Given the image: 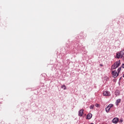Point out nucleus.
Wrapping results in <instances>:
<instances>
[{
  "label": "nucleus",
  "instance_id": "nucleus-1",
  "mask_svg": "<svg viewBox=\"0 0 124 124\" xmlns=\"http://www.w3.org/2000/svg\"><path fill=\"white\" fill-rule=\"evenodd\" d=\"M121 65V61H118L115 62L114 64H113L111 66L112 69H116V68L119 67Z\"/></svg>",
  "mask_w": 124,
  "mask_h": 124
},
{
  "label": "nucleus",
  "instance_id": "nucleus-2",
  "mask_svg": "<svg viewBox=\"0 0 124 124\" xmlns=\"http://www.w3.org/2000/svg\"><path fill=\"white\" fill-rule=\"evenodd\" d=\"M112 76L114 78H117L119 75V73L117 72V71L115 70L112 72Z\"/></svg>",
  "mask_w": 124,
  "mask_h": 124
},
{
  "label": "nucleus",
  "instance_id": "nucleus-3",
  "mask_svg": "<svg viewBox=\"0 0 124 124\" xmlns=\"http://www.w3.org/2000/svg\"><path fill=\"white\" fill-rule=\"evenodd\" d=\"M103 95H104L105 96H110V92H109L108 91H105L103 93Z\"/></svg>",
  "mask_w": 124,
  "mask_h": 124
},
{
  "label": "nucleus",
  "instance_id": "nucleus-4",
  "mask_svg": "<svg viewBox=\"0 0 124 124\" xmlns=\"http://www.w3.org/2000/svg\"><path fill=\"white\" fill-rule=\"evenodd\" d=\"M83 113H84V110H80L78 112V116H79V117H82L83 116Z\"/></svg>",
  "mask_w": 124,
  "mask_h": 124
},
{
  "label": "nucleus",
  "instance_id": "nucleus-5",
  "mask_svg": "<svg viewBox=\"0 0 124 124\" xmlns=\"http://www.w3.org/2000/svg\"><path fill=\"white\" fill-rule=\"evenodd\" d=\"M118 122H119V119L118 118H115L112 120L113 124H117Z\"/></svg>",
  "mask_w": 124,
  "mask_h": 124
},
{
  "label": "nucleus",
  "instance_id": "nucleus-6",
  "mask_svg": "<svg viewBox=\"0 0 124 124\" xmlns=\"http://www.w3.org/2000/svg\"><path fill=\"white\" fill-rule=\"evenodd\" d=\"M92 113H89L87 116V118L88 120H90L91 119H92Z\"/></svg>",
  "mask_w": 124,
  "mask_h": 124
},
{
  "label": "nucleus",
  "instance_id": "nucleus-7",
  "mask_svg": "<svg viewBox=\"0 0 124 124\" xmlns=\"http://www.w3.org/2000/svg\"><path fill=\"white\" fill-rule=\"evenodd\" d=\"M120 102H121V99H118L117 100V102H116V105H117V106H118L119 105L118 103H120Z\"/></svg>",
  "mask_w": 124,
  "mask_h": 124
},
{
  "label": "nucleus",
  "instance_id": "nucleus-8",
  "mask_svg": "<svg viewBox=\"0 0 124 124\" xmlns=\"http://www.w3.org/2000/svg\"><path fill=\"white\" fill-rule=\"evenodd\" d=\"M109 111H110V108L109 107H107L106 108V111L107 112V113H108L109 112Z\"/></svg>",
  "mask_w": 124,
  "mask_h": 124
},
{
  "label": "nucleus",
  "instance_id": "nucleus-9",
  "mask_svg": "<svg viewBox=\"0 0 124 124\" xmlns=\"http://www.w3.org/2000/svg\"><path fill=\"white\" fill-rule=\"evenodd\" d=\"M113 106L114 105L113 104H110L108 106V107L109 109H111V108H112V107H113Z\"/></svg>",
  "mask_w": 124,
  "mask_h": 124
},
{
  "label": "nucleus",
  "instance_id": "nucleus-10",
  "mask_svg": "<svg viewBox=\"0 0 124 124\" xmlns=\"http://www.w3.org/2000/svg\"><path fill=\"white\" fill-rule=\"evenodd\" d=\"M62 89H63V90H66V86H65V85H63L61 86Z\"/></svg>",
  "mask_w": 124,
  "mask_h": 124
},
{
  "label": "nucleus",
  "instance_id": "nucleus-11",
  "mask_svg": "<svg viewBox=\"0 0 124 124\" xmlns=\"http://www.w3.org/2000/svg\"><path fill=\"white\" fill-rule=\"evenodd\" d=\"M93 108H94V105H92L90 106V109H93Z\"/></svg>",
  "mask_w": 124,
  "mask_h": 124
},
{
  "label": "nucleus",
  "instance_id": "nucleus-12",
  "mask_svg": "<svg viewBox=\"0 0 124 124\" xmlns=\"http://www.w3.org/2000/svg\"><path fill=\"white\" fill-rule=\"evenodd\" d=\"M121 70H122V67H120L118 69V73H120V71H121Z\"/></svg>",
  "mask_w": 124,
  "mask_h": 124
},
{
  "label": "nucleus",
  "instance_id": "nucleus-13",
  "mask_svg": "<svg viewBox=\"0 0 124 124\" xmlns=\"http://www.w3.org/2000/svg\"><path fill=\"white\" fill-rule=\"evenodd\" d=\"M95 106L96 107H99V104H95Z\"/></svg>",
  "mask_w": 124,
  "mask_h": 124
},
{
  "label": "nucleus",
  "instance_id": "nucleus-14",
  "mask_svg": "<svg viewBox=\"0 0 124 124\" xmlns=\"http://www.w3.org/2000/svg\"><path fill=\"white\" fill-rule=\"evenodd\" d=\"M120 123H123V119H120Z\"/></svg>",
  "mask_w": 124,
  "mask_h": 124
},
{
  "label": "nucleus",
  "instance_id": "nucleus-15",
  "mask_svg": "<svg viewBox=\"0 0 124 124\" xmlns=\"http://www.w3.org/2000/svg\"><path fill=\"white\" fill-rule=\"evenodd\" d=\"M123 68H124V63L122 64V65Z\"/></svg>",
  "mask_w": 124,
  "mask_h": 124
},
{
  "label": "nucleus",
  "instance_id": "nucleus-16",
  "mask_svg": "<svg viewBox=\"0 0 124 124\" xmlns=\"http://www.w3.org/2000/svg\"><path fill=\"white\" fill-rule=\"evenodd\" d=\"M123 77H124V75H123Z\"/></svg>",
  "mask_w": 124,
  "mask_h": 124
},
{
  "label": "nucleus",
  "instance_id": "nucleus-17",
  "mask_svg": "<svg viewBox=\"0 0 124 124\" xmlns=\"http://www.w3.org/2000/svg\"><path fill=\"white\" fill-rule=\"evenodd\" d=\"M118 95H119V93H118Z\"/></svg>",
  "mask_w": 124,
  "mask_h": 124
}]
</instances>
